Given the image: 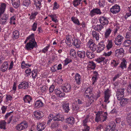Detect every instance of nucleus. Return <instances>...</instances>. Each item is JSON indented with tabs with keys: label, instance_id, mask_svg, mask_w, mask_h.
<instances>
[{
	"label": "nucleus",
	"instance_id": "1",
	"mask_svg": "<svg viewBox=\"0 0 131 131\" xmlns=\"http://www.w3.org/2000/svg\"><path fill=\"white\" fill-rule=\"evenodd\" d=\"M34 35V34L32 33L27 37L28 38L29 42L27 43L25 47V48L26 50H31L34 47L36 48L37 46V43L35 41Z\"/></svg>",
	"mask_w": 131,
	"mask_h": 131
},
{
	"label": "nucleus",
	"instance_id": "2",
	"mask_svg": "<svg viewBox=\"0 0 131 131\" xmlns=\"http://www.w3.org/2000/svg\"><path fill=\"white\" fill-rule=\"evenodd\" d=\"M107 114L106 112L103 111L99 112L96 114L95 118V122L98 123L102 120L103 122L105 121L107 118Z\"/></svg>",
	"mask_w": 131,
	"mask_h": 131
},
{
	"label": "nucleus",
	"instance_id": "3",
	"mask_svg": "<svg viewBox=\"0 0 131 131\" xmlns=\"http://www.w3.org/2000/svg\"><path fill=\"white\" fill-rule=\"evenodd\" d=\"M27 126V122L26 121H24L20 123L17 124L16 128L17 130L21 131L26 128Z\"/></svg>",
	"mask_w": 131,
	"mask_h": 131
},
{
	"label": "nucleus",
	"instance_id": "4",
	"mask_svg": "<svg viewBox=\"0 0 131 131\" xmlns=\"http://www.w3.org/2000/svg\"><path fill=\"white\" fill-rule=\"evenodd\" d=\"M124 37L121 35L119 34L115 38L114 42L117 46H120L122 43Z\"/></svg>",
	"mask_w": 131,
	"mask_h": 131
},
{
	"label": "nucleus",
	"instance_id": "5",
	"mask_svg": "<svg viewBox=\"0 0 131 131\" xmlns=\"http://www.w3.org/2000/svg\"><path fill=\"white\" fill-rule=\"evenodd\" d=\"M102 13V12L100 9L97 8H94L91 10L89 15L92 17L96 15H100Z\"/></svg>",
	"mask_w": 131,
	"mask_h": 131
},
{
	"label": "nucleus",
	"instance_id": "6",
	"mask_svg": "<svg viewBox=\"0 0 131 131\" xmlns=\"http://www.w3.org/2000/svg\"><path fill=\"white\" fill-rule=\"evenodd\" d=\"M99 20L100 24L104 26L107 25L109 23L108 18L104 16H100Z\"/></svg>",
	"mask_w": 131,
	"mask_h": 131
},
{
	"label": "nucleus",
	"instance_id": "7",
	"mask_svg": "<svg viewBox=\"0 0 131 131\" xmlns=\"http://www.w3.org/2000/svg\"><path fill=\"white\" fill-rule=\"evenodd\" d=\"M120 6L117 4H115L112 6L110 8V10L113 14H116L118 13L120 11Z\"/></svg>",
	"mask_w": 131,
	"mask_h": 131
},
{
	"label": "nucleus",
	"instance_id": "8",
	"mask_svg": "<svg viewBox=\"0 0 131 131\" xmlns=\"http://www.w3.org/2000/svg\"><path fill=\"white\" fill-rule=\"evenodd\" d=\"M111 92L108 89H107L104 92V102L107 103L109 102V98L111 96Z\"/></svg>",
	"mask_w": 131,
	"mask_h": 131
},
{
	"label": "nucleus",
	"instance_id": "9",
	"mask_svg": "<svg viewBox=\"0 0 131 131\" xmlns=\"http://www.w3.org/2000/svg\"><path fill=\"white\" fill-rule=\"evenodd\" d=\"M64 119V118L62 115L59 113H58L54 116L53 121L55 122L62 121Z\"/></svg>",
	"mask_w": 131,
	"mask_h": 131
},
{
	"label": "nucleus",
	"instance_id": "10",
	"mask_svg": "<svg viewBox=\"0 0 131 131\" xmlns=\"http://www.w3.org/2000/svg\"><path fill=\"white\" fill-rule=\"evenodd\" d=\"M71 88V86L70 84L66 83L62 86V89L63 92L67 93L70 91Z\"/></svg>",
	"mask_w": 131,
	"mask_h": 131
},
{
	"label": "nucleus",
	"instance_id": "11",
	"mask_svg": "<svg viewBox=\"0 0 131 131\" xmlns=\"http://www.w3.org/2000/svg\"><path fill=\"white\" fill-rule=\"evenodd\" d=\"M46 123L45 122H39L38 123L37 127V129L39 131L43 130L46 127Z\"/></svg>",
	"mask_w": 131,
	"mask_h": 131
},
{
	"label": "nucleus",
	"instance_id": "12",
	"mask_svg": "<svg viewBox=\"0 0 131 131\" xmlns=\"http://www.w3.org/2000/svg\"><path fill=\"white\" fill-rule=\"evenodd\" d=\"M75 82L78 85H80L81 84L82 79L80 75L78 73H76L74 77Z\"/></svg>",
	"mask_w": 131,
	"mask_h": 131
},
{
	"label": "nucleus",
	"instance_id": "13",
	"mask_svg": "<svg viewBox=\"0 0 131 131\" xmlns=\"http://www.w3.org/2000/svg\"><path fill=\"white\" fill-rule=\"evenodd\" d=\"M82 43L80 40L78 39H74L72 44L74 46L77 48L79 49L81 47V44Z\"/></svg>",
	"mask_w": 131,
	"mask_h": 131
},
{
	"label": "nucleus",
	"instance_id": "14",
	"mask_svg": "<svg viewBox=\"0 0 131 131\" xmlns=\"http://www.w3.org/2000/svg\"><path fill=\"white\" fill-rule=\"evenodd\" d=\"M93 75L92 77V85H94L95 82L97 81L99 77V74L98 72L96 71H94L93 72Z\"/></svg>",
	"mask_w": 131,
	"mask_h": 131
},
{
	"label": "nucleus",
	"instance_id": "15",
	"mask_svg": "<svg viewBox=\"0 0 131 131\" xmlns=\"http://www.w3.org/2000/svg\"><path fill=\"white\" fill-rule=\"evenodd\" d=\"M124 52L123 49L122 48H121L119 49H117L115 51V55L118 58L120 57V56L123 54Z\"/></svg>",
	"mask_w": 131,
	"mask_h": 131
},
{
	"label": "nucleus",
	"instance_id": "16",
	"mask_svg": "<svg viewBox=\"0 0 131 131\" xmlns=\"http://www.w3.org/2000/svg\"><path fill=\"white\" fill-rule=\"evenodd\" d=\"M29 86V83L25 81H23L18 86V88L21 89L23 88L24 89H27Z\"/></svg>",
	"mask_w": 131,
	"mask_h": 131
},
{
	"label": "nucleus",
	"instance_id": "17",
	"mask_svg": "<svg viewBox=\"0 0 131 131\" xmlns=\"http://www.w3.org/2000/svg\"><path fill=\"white\" fill-rule=\"evenodd\" d=\"M104 44L103 42H100L99 43L97 46V53H100L103 50L104 48Z\"/></svg>",
	"mask_w": 131,
	"mask_h": 131
},
{
	"label": "nucleus",
	"instance_id": "18",
	"mask_svg": "<svg viewBox=\"0 0 131 131\" xmlns=\"http://www.w3.org/2000/svg\"><path fill=\"white\" fill-rule=\"evenodd\" d=\"M86 52L83 50L82 51H78L77 52L78 56L81 59H84L86 57Z\"/></svg>",
	"mask_w": 131,
	"mask_h": 131
},
{
	"label": "nucleus",
	"instance_id": "19",
	"mask_svg": "<svg viewBox=\"0 0 131 131\" xmlns=\"http://www.w3.org/2000/svg\"><path fill=\"white\" fill-rule=\"evenodd\" d=\"M112 30L111 28H108L106 29L104 33V37L106 38H108L110 36V35L111 33Z\"/></svg>",
	"mask_w": 131,
	"mask_h": 131
},
{
	"label": "nucleus",
	"instance_id": "20",
	"mask_svg": "<svg viewBox=\"0 0 131 131\" xmlns=\"http://www.w3.org/2000/svg\"><path fill=\"white\" fill-rule=\"evenodd\" d=\"M70 54L71 58L72 59L77 58V54L75 50L73 49H71L70 51Z\"/></svg>",
	"mask_w": 131,
	"mask_h": 131
},
{
	"label": "nucleus",
	"instance_id": "21",
	"mask_svg": "<svg viewBox=\"0 0 131 131\" xmlns=\"http://www.w3.org/2000/svg\"><path fill=\"white\" fill-rule=\"evenodd\" d=\"M92 90L90 88H88L85 91L84 95V96L85 97H89L90 95L92 94Z\"/></svg>",
	"mask_w": 131,
	"mask_h": 131
},
{
	"label": "nucleus",
	"instance_id": "22",
	"mask_svg": "<svg viewBox=\"0 0 131 131\" xmlns=\"http://www.w3.org/2000/svg\"><path fill=\"white\" fill-rule=\"evenodd\" d=\"M115 124L114 123L107 126L106 129L105 131H114L115 130H117L115 129Z\"/></svg>",
	"mask_w": 131,
	"mask_h": 131
},
{
	"label": "nucleus",
	"instance_id": "23",
	"mask_svg": "<svg viewBox=\"0 0 131 131\" xmlns=\"http://www.w3.org/2000/svg\"><path fill=\"white\" fill-rule=\"evenodd\" d=\"M43 103L41 100H38L35 103V107L37 108H38L43 106Z\"/></svg>",
	"mask_w": 131,
	"mask_h": 131
},
{
	"label": "nucleus",
	"instance_id": "24",
	"mask_svg": "<svg viewBox=\"0 0 131 131\" xmlns=\"http://www.w3.org/2000/svg\"><path fill=\"white\" fill-rule=\"evenodd\" d=\"M62 107L65 112L67 113L69 112L70 108L68 103L63 102Z\"/></svg>",
	"mask_w": 131,
	"mask_h": 131
},
{
	"label": "nucleus",
	"instance_id": "25",
	"mask_svg": "<svg viewBox=\"0 0 131 131\" xmlns=\"http://www.w3.org/2000/svg\"><path fill=\"white\" fill-rule=\"evenodd\" d=\"M32 99L31 96L29 95H26L23 97L24 102L31 104Z\"/></svg>",
	"mask_w": 131,
	"mask_h": 131
},
{
	"label": "nucleus",
	"instance_id": "26",
	"mask_svg": "<svg viewBox=\"0 0 131 131\" xmlns=\"http://www.w3.org/2000/svg\"><path fill=\"white\" fill-rule=\"evenodd\" d=\"M54 91L56 94L60 97H64L65 95V94L64 93L61 92L59 89H55Z\"/></svg>",
	"mask_w": 131,
	"mask_h": 131
},
{
	"label": "nucleus",
	"instance_id": "27",
	"mask_svg": "<svg viewBox=\"0 0 131 131\" xmlns=\"http://www.w3.org/2000/svg\"><path fill=\"white\" fill-rule=\"evenodd\" d=\"M104 25L102 24H97L95 26L94 28V29L96 31L100 32L101 31L102 29L104 28Z\"/></svg>",
	"mask_w": 131,
	"mask_h": 131
},
{
	"label": "nucleus",
	"instance_id": "28",
	"mask_svg": "<svg viewBox=\"0 0 131 131\" xmlns=\"http://www.w3.org/2000/svg\"><path fill=\"white\" fill-rule=\"evenodd\" d=\"M129 101L128 99L124 98L121 100L120 104L121 105L123 106H125L128 104Z\"/></svg>",
	"mask_w": 131,
	"mask_h": 131
},
{
	"label": "nucleus",
	"instance_id": "29",
	"mask_svg": "<svg viewBox=\"0 0 131 131\" xmlns=\"http://www.w3.org/2000/svg\"><path fill=\"white\" fill-rule=\"evenodd\" d=\"M92 34L94 38L95 39L96 41H98L99 39V34L96 31L93 30L92 32Z\"/></svg>",
	"mask_w": 131,
	"mask_h": 131
},
{
	"label": "nucleus",
	"instance_id": "30",
	"mask_svg": "<svg viewBox=\"0 0 131 131\" xmlns=\"http://www.w3.org/2000/svg\"><path fill=\"white\" fill-rule=\"evenodd\" d=\"M30 0H25L23 2L22 5L23 8H26L30 5Z\"/></svg>",
	"mask_w": 131,
	"mask_h": 131
},
{
	"label": "nucleus",
	"instance_id": "31",
	"mask_svg": "<svg viewBox=\"0 0 131 131\" xmlns=\"http://www.w3.org/2000/svg\"><path fill=\"white\" fill-rule=\"evenodd\" d=\"M88 67L89 68H91L93 70L95 69L96 66V64L93 61L88 62Z\"/></svg>",
	"mask_w": 131,
	"mask_h": 131
},
{
	"label": "nucleus",
	"instance_id": "32",
	"mask_svg": "<svg viewBox=\"0 0 131 131\" xmlns=\"http://www.w3.org/2000/svg\"><path fill=\"white\" fill-rule=\"evenodd\" d=\"M86 54L88 58L90 59L94 58L95 56V54L91 52L88 50L86 51Z\"/></svg>",
	"mask_w": 131,
	"mask_h": 131
},
{
	"label": "nucleus",
	"instance_id": "33",
	"mask_svg": "<svg viewBox=\"0 0 131 131\" xmlns=\"http://www.w3.org/2000/svg\"><path fill=\"white\" fill-rule=\"evenodd\" d=\"M83 0H73V4L74 7H77L79 5L82 4V1Z\"/></svg>",
	"mask_w": 131,
	"mask_h": 131
},
{
	"label": "nucleus",
	"instance_id": "34",
	"mask_svg": "<svg viewBox=\"0 0 131 131\" xmlns=\"http://www.w3.org/2000/svg\"><path fill=\"white\" fill-rule=\"evenodd\" d=\"M89 115H87L84 119L82 121V126H85L88 125L87 123L89 122Z\"/></svg>",
	"mask_w": 131,
	"mask_h": 131
},
{
	"label": "nucleus",
	"instance_id": "35",
	"mask_svg": "<svg viewBox=\"0 0 131 131\" xmlns=\"http://www.w3.org/2000/svg\"><path fill=\"white\" fill-rule=\"evenodd\" d=\"M12 113H13V112L12 111L6 114L5 116V119H7L10 116L9 119V120L8 121V124L10 123V122L12 119V118L13 116V115L11 114Z\"/></svg>",
	"mask_w": 131,
	"mask_h": 131
},
{
	"label": "nucleus",
	"instance_id": "36",
	"mask_svg": "<svg viewBox=\"0 0 131 131\" xmlns=\"http://www.w3.org/2000/svg\"><path fill=\"white\" fill-rule=\"evenodd\" d=\"M66 122L72 125L75 122V119L73 117H70L66 119Z\"/></svg>",
	"mask_w": 131,
	"mask_h": 131
},
{
	"label": "nucleus",
	"instance_id": "37",
	"mask_svg": "<svg viewBox=\"0 0 131 131\" xmlns=\"http://www.w3.org/2000/svg\"><path fill=\"white\" fill-rule=\"evenodd\" d=\"M6 122L5 121L2 120L0 121V128L5 130L6 129Z\"/></svg>",
	"mask_w": 131,
	"mask_h": 131
},
{
	"label": "nucleus",
	"instance_id": "38",
	"mask_svg": "<svg viewBox=\"0 0 131 131\" xmlns=\"http://www.w3.org/2000/svg\"><path fill=\"white\" fill-rule=\"evenodd\" d=\"M107 43L106 48L107 50H109L113 46V42L112 40L108 39Z\"/></svg>",
	"mask_w": 131,
	"mask_h": 131
},
{
	"label": "nucleus",
	"instance_id": "39",
	"mask_svg": "<svg viewBox=\"0 0 131 131\" xmlns=\"http://www.w3.org/2000/svg\"><path fill=\"white\" fill-rule=\"evenodd\" d=\"M8 63L5 64H3L0 68V70L2 72H4L6 71L8 68Z\"/></svg>",
	"mask_w": 131,
	"mask_h": 131
},
{
	"label": "nucleus",
	"instance_id": "40",
	"mask_svg": "<svg viewBox=\"0 0 131 131\" xmlns=\"http://www.w3.org/2000/svg\"><path fill=\"white\" fill-rule=\"evenodd\" d=\"M19 32L17 30L14 31L13 32L12 37L14 39H17L19 36Z\"/></svg>",
	"mask_w": 131,
	"mask_h": 131
},
{
	"label": "nucleus",
	"instance_id": "41",
	"mask_svg": "<svg viewBox=\"0 0 131 131\" xmlns=\"http://www.w3.org/2000/svg\"><path fill=\"white\" fill-rule=\"evenodd\" d=\"M49 16L51 18V20L52 21L54 22L55 23L58 22V20L57 19V17L56 14H53L49 15Z\"/></svg>",
	"mask_w": 131,
	"mask_h": 131
},
{
	"label": "nucleus",
	"instance_id": "42",
	"mask_svg": "<svg viewBox=\"0 0 131 131\" xmlns=\"http://www.w3.org/2000/svg\"><path fill=\"white\" fill-rule=\"evenodd\" d=\"M71 21L75 24L78 25H80L79 20L77 17L73 16L71 18Z\"/></svg>",
	"mask_w": 131,
	"mask_h": 131
},
{
	"label": "nucleus",
	"instance_id": "43",
	"mask_svg": "<svg viewBox=\"0 0 131 131\" xmlns=\"http://www.w3.org/2000/svg\"><path fill=\"white\" fill-rule=\"evenodd\" d=\"M41 114V113L40 111H35L34 112L35 117L38 119H40L42 117Z\"/></svg>",
	"mask_w": 131,
	"mask_h": 131
},
{
	"label": "nucleus",
	"instance_id": "44",
	"mask_svg": "<svg viewBox=\"0 0 131 131\" xmlns=\"http://www.w3.org/2000/svg\"><path fill=\"white\" fill-rule=\"evenodd\" d=\"M37 69H34L31 72V76L33 79H35L37 76Z\"/></svg>",
	"mask_w": 131,
	"mask_h": 131
},
{
	"label": "nucleus",
	"instance_id": "45",
	"mask_svg": "<svg viewBox=\"0 0 131 131\" xmlns=\"http://www.w3.org/2000/svg\"><path fill=\"white\" fill-rule=\"evenodd\" d=\"M130 44L131 40L129 39L125 40L123 43V45L125 47L129 46Z\"/></svg>",
	"mask_w": 131,
	"mask_h": 131
},
{
	"label": "nucleus",
	"instance_id": "46",
	"mask_svg": "<svg viewBox=\"0 0 131 131\" xmlns=\"http://www.w3.org/2000/svg\"><path fill=\"white\" fill-rule=\"evenodd\" d=\"M38 12H32L31 14L30 17V19H34L36 18V16L38 14Z\"/></svg>",
	"mask_w": 131,
	"mask_h": 131
},
{
	"label": "nucleus",
	"instance_id": "47",
	"mask_svg": "<svg viewBox=\"0 0 131 131\" xmlns=\"http://www.w3.org/2000/svg\"><path fill=\"white\" fill-rule=\"evenodd\" d=\"M37 23L36 21H35L34 23L31 26V30H33L34 31H35L36 30V29H37Z\"/></svg>",
	"mask_w": 131,
	"mask_h": 131
},
{
	"label": "nucleus",
	"instance_id": "48",
	"mask_svg": "<svg viewBox=\"0 0 131 131\" xmlns=\"http://www.w3.org/2000/svg\"><path fill=\"white\" fill-rule=\"evenodd\" d=\"M105 2L104 0H99L98 4L101 7H104L105 5Z\"/></svg>",
	"mask_w": 131,
	"mask_h": 131
},
{
	"label": "nucleus",
	"instance_id": "49",
	"mask_svg": "<svg viewBox=\"0 0 131 131\" xmlns=\"http://www.w3.org/2000/svg\"><path fill=\"white\" fill-rule=\"evenodd\" d=\"M19 3L20 2H14L13 3V2H12V4L14 8L16 9L18 8L19 7Z\"/></svg>",
	"mask_w": 131,
	"mask_h": 131
},
{
	"label": "nucleus",
	"instance_id": "50",
	"mask_svg": "<svg viewBox=\"0 0 131 131\" xmlns=\"http://www.w3.org/2000/svg\"><path fill=\"white\" fill-rule=\"evenodd\" d=\"M116 95L117 96V99L118 100H121L123 98L124 96V94L119 93L118 94L116 93Z\"/></svg>",
	"mask_w": 131,
	"mask_h": 131
},
{
	"label": "nucleus",
	"instance_id": "51",
	"mask_svg": "<svg viewBox=\"0 0 131 131\" xmlns=\"http://www.w3.org/2000/svg\"><path fill=\"white\" fill-rule=\"evenodd\" d=\"M125 90V88H120L117 89L116 93H117L118 94L119 93L124 94Z\"/></svg>",
	"mask_w": 131,
	"mask_h": 131
},
{
	"label": "nucleus",
	"instance_id": "52",
	"mask_svg": "<svg viewBox=\"0 0 131 131\" xmlns=\"http://www.w3.org/2000/svg\"><path fill=\"white\" fill-rule=\"evenodd\" d=\"M111 64L112 66L115 67L117 66L118 64V62L117 61L112 60L111 61Z\"/></svg>",
	"mask_w": 131,
	"mask_h": 131
},
{
	"label": "nucleus",
	"instance_id": "53",
	"mask_svg": "<svg viewBox=\"0 0 131 131\" xmlns=\"http://www.w3.org/2000/svg\"><path fill=\"white\" fill-rule=\"evenodd\" d=\"M54 117V116H53V115L51 114H50L48 117V120L47 122V124H50L52 119H53V121Z\"/></svg>",
	"mask_w": 131,
	"mask_h": 131
},
{
	"label": "nucleus",
	"instance_id": "54",
	"mask_svg": "<svg viewBox=\"0 0 131 131\" xmlns=\"http://www.w3.org/2000/svg\"><path fill=\"white\" fill-rule=\"evenodd\" d=\"M126 62L125 60H123V61L121 63L120 67L121 68H122V69H124V68H126Z\"/></svg>",
	"mask_w": 131,
	"mask_h": 131
},
{
	"label": "nucleus",
	"instance_id": "55",
	"mask_svg": "<svg viewBox=\"0 0 131 131\" xmlns=\"http://www.w3.org/2000/svg\"><path fill=\"white\" fill-rule=\"evenodd\" d=\"M72 109L74 111H77L79 109V106L77 104L75 103L72 104Z\"/></svg>",
	"mask_w": 131,
	"mask_h": 131
},
{
	"label": "nucleus",
	"instance_id": "56",
	"mask_svg": "<svg viewBox=\"0 0 131 131\" xmlns=\"http://www.w3.org/2000/svg\"><path fill=\"white\" fill-rule=\"evenodd\" d=\"M86 98L89 99V100L92 103L94 100L95 96L92 94L90 95L89 97H86Z\"/></svg>",
	"mask_w": 131,
	"mask_h": 131
},
{
	"label": "nucleus",
	"instance_id": "57",
	"mask_svg": "<svg viewBox=\"0 0 131 131\" xmlns=\"http://www.w3.org/2000/svg\"><path fill=\"white\" fill-rule=\"evenodd\" d=\"M31 72V70L30 68H28L26 69L25 71V73H26V77L29 76Z\"/></svg>",
	"mask_w": 131,
	"mask_h": 131
},
{
	"label": "nucleus",
	"instance_id": "58",
	"mask_svg": "<svg viewBox=\"0 0 131 131\" xmlns=\"http://www.w3.org/2000/svg\"><path fill=\"white\" fill-rule=\"evenodd\" d=\"M59 7V5L56 2H55L53 3V10H56Z\"/></svg>",
	"mask_w": 131,
	"mask_h": 131
},
{
	"label": "nucleus",
	"instance_id": "59",
	"mask_svg": "<svg viewBox=\"0 0 131 131\" xmlns=\"http://www.w3.org/2000/svg\"><path fill=\"white\" fill-rule=\"evenodd\" d=\"M82 126L83 127V128L82 130V131H89L90 129V127L88 125Z\"/></svg>",
	"mask_w": 131,
	"mask_h": 131
},
{
	"label": "nucleus",
	"instance_id": "60",
	"mask_svg": "<svg viewBox=\"0 0 131 131\" xmlns=\"http://www.w3.org/2000/svg\"><path fill=\"white\" fill-rule=\"evenodd\" d=\"M66 39L67 40L68 42L69 43L71 42V40H72V37L71 36L69 35L66 36Z\"/></svg>",
	"mask_w": 131,
	"mask_h": 131
},
{
	"label": "nucleus",
	"instance_id": "61",
	"mask_svg": "<svg viewBox=\"0 0 131 131\" xmlns=\"http://www.w3.org/2000/svg\"><path fill=\"white\" fill-rule=\"evenodd\" d=\"M89 48L91 50L93 51H94L96 49V45L95 43L93 44L92 45H91V46L89 47Z\"/></svg>",
	"mask_w": 131,
	"mask_h": 131
},
{
	"label": "nucleus",
	"instance_id": "62",
	"mask_svg": "<svg viewBox=\"0 0 131 131\" xmlns=\"http://www.w3.org/2000/svg\"><path fill=\"white\" fill-rule=\"evenodd\" d=\"M72 61V60L71 59L66 58L64 60V64L65 65H67L68 63H69L71 62Z\"/></svg>",
	"mask_w": 131,
	"mask_h": 131
},
{
	"label": "nucleus",
	"instance_id": "63",
	"mask_svg": "<svg viewBox=\"0 0 131 131\" xmlns=\"http://www.w3.org/2000/svg\"><path fill=\"white\" fill-rule=\"evenodd\" d=\"M58 125V124L57 122H54L51 124V127L52 128H54L57 127Z\"/></svg>",
	"mask_w": 131,
	"mask_h": 131
},
{
	"label": "nucleus",
	"instance_id": "64",
	"mask_svg": "<svg viewBox=\"0 0 131 131\" xmlns=\"http://www.w3.org/2000/svg\"><path fill=\"white\" fill-rule=\"evenodd\" d=\"M130 16H131V12H129L128 10L126 15L124 16V18L126 19L128 17Z\"/></svg>",
	"mask_w": 131,
	"mask_h": 131
}]
</instances>
